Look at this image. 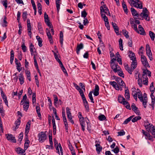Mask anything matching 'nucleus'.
I'll use <instances>...</instances> for the list:
<instances>
[{"instance_id":"1","label":"nucleus","mask_w":155,"mask_h":155,"mask_svg":"<svg viewBox=\"0 0 155 155\" xmlns=\"http://www.w3.org/2000/svg\"><path fill=\"white\" fill-rule=\"evenodd\" d=\"M46 132L42 131L38 134V140L40 142L42 143L47 138Z\"/></svg>"},{"instance_id":"2","label":"nucleus","mask_w":155,"mask_h":155,"mask_svg":"<svg viewBox=\"0 0 155 155\" xmlns=\"http://www.w3.org/2000/svg\"><path fill=\"white\" fill-rule=\"evenodd\" d=\"M146 50L147 56L150 61L153 60L152 53L150 50V48L149 45L147 44L146 47Z\"/></svg>"},{"instance_id":"3","label":"nucleus","mask_w":155,"mask_h":155,"mask_svg":"<svg viewBox=\"0 0 155 155\" xmlns=\"http://www.w3.org/2000/svg\"><path fill=\"white\" fill-rule=\"evenodd\" d=\"M115 77H116L115 80L118 84L121 86V87L126 88L125 84L121 78L119 77L117 78L116 76H115Z\"/></svg>"},{"instance_id":"4","label":"nucleus","mask_w":155,"mask_h":155,"mask_svg":"<svg viewBox=\"0 0 155 155\" xmlns=\"http://www.w3.org/2000/svg\"><path fill=\"white\" fill-rule=\"evenodd\" d=\"M141 60L142 64L145 67H150V66H149L146 57L143 55H141Z\"/></svg>"},{"instance_id":"5","label":"nucleus","mask_w":155,"mask_h":155,"mask_svg":"<svg viewBox=\"0 0 155 155\" xmlns=\"http://www.w3.org/2000/svg\"><path fill=\"white\" fill-rule=\"evenodd\" d=\"M130 22L131 25V27L134 29L137 33H139V31L137 28V25L136 24H135V21H134V19L132 18H130Z\"/></svg>"},{"instance_id":"6","label":"nucleus","mask_w":155,"mask_h":155,"mask_svg":"<svg viewBox=\"0 0 155 155\" xmlns=\"http://www.w3.org/2000/svg\"><path fill=\"white\" fill-rule=\"evenodd\" d=\"M95 142V143H97L95 145L96 147V151L98 154H99L102 149V147H101L100 145L101 142L97 140H96Z\"/></svg>"},{"instance_id":"7","label":"nucleus","mask_w":155,"mask_h":155,"mask_svg":"<svg viewBox=\"0 0 155 155\" xmlns=\"http://www.w3.org/2000/svg\"><path fill=\"white\" fill-rule=\"evenodd\" d=\"M131 108L132 110L137 114L138 115L140 114V111L139 110L138 108L137 107L135 104L134 103L132 104Z\"/></svg>"},{"instance_id":"8","label":"nucleus","mask_w":155,"mask_h":155,"mask_svg":"<svg viewBox=\"0 0 155 155\" xmlns=\"http://www.w3.org/2000/svg\"><path fill=\"white\" fill-rule=\"evenodd\" d=\"M144 126L145 127L146 130L149 132L151 127L153 126L151 124L149 123L147 120H146L144 122Z\"/></svg>"},{"instance_id":"9","label":"nucleus","mask_w":155,"mask_h":155,"mask_svg":"<svg viewBox=\"0 0 155 155\" xmlns=\"http://www.w3.org/2000/svg\"><path fill=\"white\" fill-rule=\"evenodd\" d=\"M110 66L113 71L115 73L117 71L118 69L120 68L119 66L117 64H110Z\"/></svg>"},{"instance_id":"10","label":"nucleus","mask_w":155,"mask_h":155,"mask_svg":"<svg viewBox=\"0 0 155 155\" xmlns=\"http://www.w3.org/2000/svg\"><path fill=\"white\" fill-rule=\"evenodd\" d=\"M30 143V141L28 140V134H26L25 141L24 144L25 148L27 149L29 147V145Z\"/></svg>"},{"instance_id":"11","label":"nucleus","mask_w":155,"mask_h":155,"mask_svg":"<svg viewBox=\"0 0 155 155\" xmlns=\"http://www.w3.org/2000/svg\"><path fill=\"white\" fill-rule=\"evenodd\" d=\"M110 84L112 85L114 88L117 90H119L120 89L119 86L117 84L116 82L114 81H110Z\"/></svg>"},{"instance_id":"12","label":"nucleus","mask_w":155,"mask_h":155,"mask_svg":"<svg viewBox=\"0 0 155 155\" xmlns=\"http://www.w3.org/2000/svg\"><path fill=\"white\" fill-rule=\"evenodd\" d=\"M31 124V120H29L28 121L27 123V124L26 126V128L25 129V133L26 134H28V132H29L30 125Z\"/></svg>"},{"instance_id":"13","label":"nucleus","mask_w":155,"mask_h":155,"mask_svg":"<svg viewBox=\"0 0 155 155\" xmlns=\"http://www.w3.org/2000/svg\"><path fill=\"white\" fill-rule=\"evenodd\" d=\"M129 56L131 60H136L135 54L132 51H130L129 52Z\"/></svg>"},{"instance_id":"14","label":"nucleus","mask_w":155,"mask_h":155,"mask_svg":"<svg viewBox=\"0 0 155 155\" xmlns=\"http://www.w3.org/2000/svg\"><path fill=\"white\" fill-rule=\"evenodd\" d=\"M99 86L97 84H96L95 86L94 91V95L96 96H98L99 94Z\"/></svg>"},{"instance_id":"15","label":"nucleus","mask_w":155,"mask_h":155,"mask_svg":"<svg viewBox=\"0 0 155 155\" xmlns=\"http://www.w3.org/2000/svg\"><path fill=\"white\" fill-rule=\"evenodd\" d=\"M138 28L139 30V33H140V34L143 35H146V33L145 30L141 25H139Z\"/></svg>"},{"instance_id":"16","label":"nucleus","mask_w":155,"mask_h":155,"mask_svg":"<svg viewBox=\"0 0 155 155\" xmlns=\"http://www.w3.org/2000/svg\"><path fill=\"white\" fill-rule=\"evenodd\" d=\"M46 34L50 43H52L53 42V41L52 39L51 35L49 31L47 28L46 29Z\"/></svg>"},{"instance_id":"17","label":"nucleus","mask_w":155,"mask_h":155,"mask_svg":"<svg viewBox=\"0 0 155 155\" xmlns=\"http://www.w3.org/2000/svg\"><path fill=\"white\" fill-rule=\"evenodd\" d=\"M1 95L2 97L3 98V100H4L5 104L8 106V102L7 100V97L4 94V92L2 91V89H1Z\"/></svg>"},{"instance_id":"18","label":"nucleus","mask_w":155,"mask_h":155,"mask_svg":"<svg viewBox=\"0 0 155 155\" xmlns=\"http://www.w3.org/2000/svg\"><path fill=\"white\" fill-rule=\"evenodd\" d=\"M1 95L2 97L3 98V100H4L5 104L8 106V102L7 100V97L4 94V92L2 91V89H1Z\"/></svg>"},{"instance_id":"19","label":"nucleus","mask_w":155,"mask_h":155,"mask_svg":"<svg viewBox=\"0 0 155 155\" xmlns=\"http://www.w3.org/2000/svg\"><path fill=\"white\" fill-rule=\"evenodd\" d=\"M1 95L2 97L3 98V100H4L5 104L8 106V102L7 100V97L4 94V92L2 91V89H1Z\"/></svg>"},{"instance_id":"20","label":"nucleus","mask_w":155,"mask_h":155,"mask_svg":"<svg viewBox=\"0 0 155 155\" xmlns=\"http://www.w3.org/2000/svg\"><path fill=\"white\" fill-rule=\"evenodd\" d=\"M137 64L136 60H132V62L131 65V68L133 71L137 67Z\"/></svg>"},{"instance_id":"21","label":"nucleus","mask_w":155,"mask_h":155,"mask_svg":"<svg viewBox=\"0 0 155 155\" xmlns=\"http://www.w3.org/2000/svg\"><path fill=\"white\" fill-rule=\"evenodd\" d=\"M148 13L149 12L147 8H144L143 9L142 12L141 13L140 15L141 16H142V15L143 16H147V14H148Z\"/></svg>"},{"instance_id":"22","label":"nucleus","mask_w":155,"mask_h":155,"mask_svg":"<svg viewBox=\"0 0 155 155\" xmlns=\"http://www.w3.org/2000/svg\"><path fill=\"white\" fill-rule=\"evenodd\" d=\"M83 48V43H81L79 45H78L76 48V52L78 54H79L80 50Z\"/></svg>"},{"instance_id":"23","label":"nucleus","mask_w":155,"mask_h":155,"mask_svg":"<svg viewBox=\"0 0 155 155\" xmlns=\"http://www.w3.org/2000/svg\"><path fill=\"white\" fill-rule=\"evenodd\" d=\"M16 151L18 154H21V155H25V151L24 150L20 147H18L17 148Z\"/></svg>"},{"instance_id":"24","label":"nucleus","mask_w":155,"mask_h":155,"mask_svg":"<svg viewBox=\"0 0 155 155\" xmlns=\"http://www.w3.org/2000/svg\"><path fill=\"white\" fill-rule=\"evenodd\" d=\"M100 9L101 12H102V11L104 12L105 13L106 11H109V9L107 7L106 5H104L103 6H101Z\"/></svg>"},{"instance_id":"25","label":"nucleus","mask_w":155,"mask_h":155,"mask_svg":"<svg viewBox=\"0 0 155 155\" xmlns=\"http://www.w3.org/2000/svg\"><path fill=\"white\" fill-rule=\"evenodd\" d=\"M130 10L132 15L133 16H135L137 17H138L139 15L137 12V11L133 8H130Z\"/></svg>"},{"instance_id":"26","label":"nucleus","mask_w":155,"mask_h":155,"mask_svg":"<svg viewBox=\"0 0 155 155\" xmlns=\"http://www.w3.org/2000/svg\"><path fill=\"white\" fill-rule=\"evenodd\" d=\"M135 88H132V94L136 101H137V92H135Z\"/></svg>"},{"instance_id":"27","label":"nucleus","mask_w":155,"mask_h":155,"mask_svg":"<svg viewBox=\"0 0 155 155\" xmlns=\"http://www.w3.org/2000/svg\"><path fill=\"white\" fill-rule=\"evenodd\" d=\"M29 107V102L27 100L25 102L23 105V108L24 110L27 111Z\"/></svg>"},{"instance_id":"28","label":"nucleus","mask_w":155,"mask_h":155,"mask_svg":"<svg viewBox=\"0 0 155 155\" xmlns=\"http://www.w3.org/2000/svg\"><path fill=\"white\" fill-rule=\"evenodd\" d=\"M125 97L127 99L129 100L130 95L129 90L128 89H127L125 91Z\"/></svg>"},{"instance_id":"29","label":"nucleus","mask_w":155,"mask_h":155,"mask_svg":"<svg viewBox=\"0 0 155 155\" xmlns=\"http://www.w3.org/2000/svg\"><path fill=\"white\" fill-rule=\"evenodd\" d=\"M63 41V35L62 31H61L60 33V41L61 45V47L62 46Z\"/></svg>"},{"instance_id":"30","label":"nucleus","mask_w":155,"mask_h":155,"mask_svg":"<svg viewBox=\"0 0 155 155\" xmlns=\"http://www.w3.org/2000/svg\"><path fill=\"white\" fill-rule=\"evenodd\" d=\"M150 131L153 136V137L155 138V127L154 126L151 127Z\"/></svg>"},{"instance_id":"31","label":"nucleus","mask_w":155,"mask_h":155,"mask_svg":"<svg viewBox=\"0 0 155 155\" xmlns=\"http://www.w3.org/2000/svg\"><path fill=\"white\" fill-rule=\"evenodd\" d=\"M117 72L119 76L122 78L124 77V74L120 68L117 69Z\"/></svg>"},{"instance_id":"32","label":"nucleus","mask_w":155,"mask_h":155,"mask_svg":"<svg viewBox=\"0 0 155 155\" xmlns=\"http://www.w3.org/2000/svg\"><path fill=\"white\" fill-rule=\"evenodd\" d=\"M15 62L17 66V69L18 71L19 72H20L21 70V68H20V67L21 65V64L20 62H18V61L17 58H15Z\"/></svg>"},{"instance_id":"33","label":"nucleus","mask_w":155,"mask_h":155,"mask_svg":"<svg viewBox=\"0 0 155 155\" xmlns=\"http://www.w3.org/2000/svg\"><path fill=\"white\" fill-rule=\"evenodd\" d=\"M27 30L28 31V34L30 36V38H31V26L30 24H28L27 25Z\"/></svg>"},{"instance_id":"34","label":"nucleus","mask_w":155,"mask_h":155,"mask_svg":"<svg viewBox=\"0 0 155 155\" xmlns=\"http://www.w3.org/2000/svg\"><path fill=\"white\" fill-rule=\"evenodd\" d=\"M122 104H123L125 106V107L127 109L130 110H131V108L130 104L127 101L125 100Z\"/></svg>"},{"instance_id":"35","label":"nucleus","mask_w":155,"mask_h":155,"mask_svg":"<svg viewBox=\"0 0 155 155\" xmlns=\"http://www.w3.org/2000/svg\"><path fill=\"white\" fill-rule=\"evenodd\" d=\"M2 4L5 7V12H7L6 9L7 8V0H2Z\"/></svg>"},{"instance_id":"36","label":"nucleus","mask_w":155,"mask_h":155,"mask_svg":"<svg viewBox=\"0 0 155 155\" xmlns=\"http://www.w3.org/2000/svg\"><path fill=\"white\" fill-rule=\"evenodd\" d=\"M125 69L130 74H132L133 71L132 70L131 68L129 67L128 65H126L125 67Z\"/></svg>"},{"instance_id":"37","label":"nucleus","mask_w":155,"mask_h":155,"mask_svg":"<svg viewBox=\"0 0 155 155\" xmlns=\"http://www.w3.org/2000/svg\"><path fill=\"white\" fill-rule=\"evenodd\" d=\"M24 78L23 74H20L19 76V79L21 84H22L24 83Z\"/></svg>"},{"instance_id":"38","label":"nucleus","mask_w":155,"mask_h":155,"mask_svg":"<svg viewBox=\"0 0 155 155\" xmlns=\"http://www.w3.org/2000/svg\"><path fill=\"white\" fill-rule=\"evenodd\" d=\"M137 94L138 98L140 99V101H143V98L142 95V93L141 91H137Z\"/></svg>"},{"instance_id":"39","label":"nucleus","mask_w":155,"mask_h":155,"mask_svg":"<svg viewBox=\"0 0 155 155\" xmlns=\"http://www.w3.org/2000/svg\"><path fill=\"white\" fill-rule=\"evenodd\" d=\"M60 65V67L61 68V69L64 72V73H65L66 74H67V75H68V74L67 73V72L66 71V69H65V68L63 64L61 62V61H60V63L59 64Z\"/></svg>"},{"instance_id":"40","label":"nucleus","mask_w":155,"mask_h":155,"mask_svg":"<svg viewBox=\"0 0 155 155\" xmlns=\"http://www.w3.org/2000/svg\"><path fill=\"white\" fill-rule=\"evenodd\" d=\"M36 109L38 117L40 119H41V114L39 107H38V106H36Z\"/></svg>"},{"instance_id":"41","label":"nucleus","mask_w":155,"mask_h":155,"mask_svg":"<svg viewBox=\"0 0 155 155\" xmlns=\"http://www.w3.org/2000/svg\"><path fill=\"white\" fill-rule=\"evenodd\" d=\"M118 99L119 102L121 104H123L125 100V99L123 97L121 96H118Z\"/></svg>"},{"instance_id":"42","label":"nucleus","mask_w":155,"mask_h":155,"mask_svg":"<svg viewBox=\"0 0 155 155\" xmlns=\"http://www.w3.org/2000/svg\"><path fill=\"white\" fill-rule=\"evenodd\" d=\"M45 21L46 23L50 22L48 15L46 12L44 13Z\"/></svg>"},{"instance_id":"43","label":"nucleus","mask_w":155,"mask_h":155,"mask_svg":"<svg viewBox=\"0 0 155 155\" xmlns=\"http://www.w3.org/2000/svg\"><path fill=\"white\" fill-rule=\"evenodd\" d=\"M134 117V115L131 116H130L129 117L127 118V119L125 120L124 121L123 124H127L129 122L131 119L133 118Z\"/></svg>"},{"instance_id":"44","label":"nucleus","mask_w":155,"mask_h":155,"mask_svg":"<svg viewBox=\"0 0 155 155\" xmlns=\"http://www.w3.org/2000/svg\"><path fill=\"white\" fill-rule=\"evenodd\" d=\"M136 6H134L135 7H137L138 8H139L140 9L143 8V5L142 4L141 2H136V4H135Z\"/></svg>"},{"instance_id":"45","label":"nucleus","mask_w":155,"mask_h":155,"mask_svg":"<svg viewBox=\"0 0 155 155\" xmlns=\"http://www.w3.org/2000/svg\"><path fill=\"white\" fill-rule=\"evenodd\" d=\"M149 35L152 41H153L155 37V34L151 31H149Z\"/></svg>"},{"instance_id":"46","label":"nucleus","mask_w":155,"mask_h":155,"mask_svg":"<svg viewBox=\"0 0 155 155\" xmlns=\"http://www.w3.org/2000/svg\"><path fill=\"white\" fill-rule=\"evenodd\" d=\"M38 30L39 31L40 33L41 34H43V30L42 28V27L40 23H38Z\"/></svg>"},{"instance_id":"47","label":"nucleus","mask_w":155,"mask_h":155,"mask_svg":"<svg viewBox=\"0 0 155 155\" xmlns=\"http://www.w3.org/2000/svg\"><path fill=\"white\" fill-rule=\"evenodd\" d=\"M56 7L58 12H59L60 9V1H56Z\"/></svg>"},{"instance_id":"48","label":"nucleus","mask_w":155,"mask_h":155,"mask_svg":"<svg viewBox=\"0 0 155 155\" xmlns=\"http://www.w3.org/2000/svg\"><path fill=\"white\" fill-rule=\"evenodd\" d=\"M141 117L138 116L135 117L132 120V121L133 122H135L137 121V120L141 119Z\"/></svg>"},{"instance_id":"49","label":"nucleus","mask_w":155,"mask_h":155,"mask_svg":"<svg viewBox=\"0 0 155 155\" xmlns=\"http://www.w3.org/2000/svg\"><path fill=\"white\" fill-rule=\"evenodd\" d=\"M6 18L5 16L4 19H3V21L2 23V25L3 27H5L7 25V22L6 21Z\"/></svg>"},{"instance_id":"50","label":"nucleus","mask_w":155,"mask_h":155,"mask_svg":"<svg viewBox=\"0 0 155 155\" xmlns=\"http://www.w3.org/2000/svg\"><path fill=\"white\" fill-rule=\"evenodd\" d=\"M92 92L91 91L88 94V97L89 98V99H90L91 101V102L93 103H94V99L93 97L92 96Z\"/></svg>"},{"instance_id":"51","label":"nucleus","mask_w":155,"mask_h":155,"mask_svg":"<svg viewBox=\"0 0 155 155\" xmlns=\"http://www.w3.org/2000/svg\"><path fill=\"white\" fill-rule=\"evenodd\" d=\"M141 101L143 102V104L144 107L146 108L147 107V97H144V100L143 99V101Z\"/></svg>"},{"instance_id":"52","label":"nucleus","mask_w":155,"mask_h":155,"mask_svg":"<svg viewBox=\"0 0 155 155\" xmlns=\"http://www.w3.org/2000/svg\"><path fill=\"white\" fill-rule=\"evenodd\" d=\"M145 138L146 139H148L149 140L153 141L152 137L149 133H148L146 136L145 137Z\"/></svg>"},{"instance_id":"53","label":"nucleus","mask_w":155,"mask_h":155,"mask_svg":"<svg viewBox=\"0 0 155 155\" xmlns=\"http://www.w3.org/2000/svg\"><path fill=\"white\" fill-rule=\"evenodd\" d=\"M144 79L143 80V84L145 85H147L148 84V78L147 77H145L144 78H143Z\"/></svg>"},{"instance_id":"54","label":"nucleus","mask_w":155,"mask_h":155,"mask_svg":"<svg viewBox=\"0 0 155 155\" xmlns=\"http://www.w3.org/2000/svg\"><path fill=\"white\" fill-rule=\"evenodd\" d=\"M128 33V32L125 30H122V33L123 35L125 36L127 38H128L129 37Z\"/></svg>"},{"instance_id":"55","label":"nucleus","mask_w":155,"mask_h":155,"mask_svg":"<svg viewBox=\"0 0 155 155\" xmlns=\"http://www.w3.org/2000/svg\"><path fill=\"white\" fill-rule=\"evenodd\" d=\"M81 14V16L82 17H83L84 18H86L87 14V13L86 12L85 10L82 11Z\"/></svg>"},{"instance_id":"56","label":"nucleus","mask_w":155,"mask_h":155,"mask_svg":"<svg viewBox=\"0 0 155 155\" xmlns=\"http://www.w3.org/2000/svg\"><path fill=\"white\" fill-rule=\"evenodd\" d=\"M27 12H24L22 14V18L24 21H25L27 18Z\"/></svg>"},{"instance_id":"57","label":"nucleus","mask_w":155,"mask_h":155,"mask_svg":"<svg viewBox=\"0 0 155 155\" xmlns=\"http://www.w3.org/2000/svg\"><path fill=\"white\" fill-rule=\"evenodd\" d=\"M112 151L114 152L115 153L117 154L119 152V149L118 147L117 146L114 149L112 150Z\"/></svg>"},{"instance_id":"58","label":"nucleus","mask_w":155,"mask_h":155,"mask_svg":"<svg viewBox=\"0 0 155 155\" xmlns=\"http://www.w3.org/2000/svg\"><path fill=\"white\" fill-rule=\"evenodd\" d=\"M20 118H19L15 122V126H16V127H19V126L20 125Z\"/></svg>"},{"instance_id":"59","label":"nucleus","mask_w":155,"mask_h":155,"mask_svg":"<svg viewBox=\"0 0 155 155\" xmlns=\"http://www.w3.org/2000/svg\"><path fill=\"white\" fill-rule=\"evenodd\" d=\"M128 2L132 6L133 5V6H136L135 4H136V3L134 2V0H128Z\"/></svg>"},{"instance_id":"60","label":"nucleus","mask_w":155,"mask_h":155,"mask_svg":"<svg viewBox=\"0 0 155 155\" xmlns=\"http://www.w3.org/2000/svg\"><path fill=\"white\" fill-rule=\"evenodd\" d=\"M11 53V57H10V62H12L13 60H14V54L13 53V50H12L10 52Z\"/></svg>"},{"instance_id":"61","label":"nucleus","mask_w":155,"mask_h":155,"mask_svg":"<svg viewBox=\"0 0 155 155\" xmlns=\"http://www.w3.org/2000/svg\"><path fill=\"white\" fill-rule=\"evenodd\" d=\"M23 137V133H21L18 137V141H19V143H21V141L22 140Z\"/></svg>"},{"instance_id":"62","label":"nucleus","mask_w":155,"mask_h":155,"mask_svg":"<svg viewBox=\"0 0 155 155\" xmlns=\"http://www.w3.org/2000/svg\"><path fill=\"white\" fill-rule=\"evenodd\" d=\"M80 124L81 126L82 130L83 131H84L85 130V122H81V123H80Z\"/></svg>"},{"instance_id":"63","label":"nucleus","mask_w":155,"mask_h":155,"mask_svg":"<svg viewBox=\"0 0 155 155\" xmlns=\"http://www.w3.org/2000/svg\"><path fill=\"white\" fill-rule=\"evenodd\" d=\"M106 118L105 116L104 115H101L98 117V119L100 120H103Z\"/></svg>"},{"instance_id":"64","label":"nucleus","mask_w":155,"mask_h":155,"mask_svg":"<svg viewBox=\"0 0 155 155\" xmlns=\"http://www.w3.org/2000/svg\"><path fill=\"white\" fill-rule=\"evenodd\" d=\"M21 48L22 50L24 52H25L27 50V48L26 46H25V43H23L22 45H21Z\"/></svg>"}]
</instances>
